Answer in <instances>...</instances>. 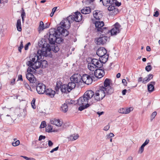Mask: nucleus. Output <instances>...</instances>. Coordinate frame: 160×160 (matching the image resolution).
Returning <instances> with one entry per match:
<instances>
[{
  "mask_svg": "<svg viewBox=\"0 0 160 160\" xmlns=\"http://www.w3.org/2000/svg\"><path fill=\"white\" fill-rule=\"evenodd\" d=\"M152 69V67L151 65H148L145 68V70L147 72H148L150 71Z\"/></svg>",
  "mask_w": 160,
  "mask_h": 160,
  "instance_id": "42",
  "label": "nucleus"
},
{
  "mask_svg": "<svg viewBox=\"0 0 160 160\" xmlns=\"http://www.w3.org/2000/svg\"><path fill=\"white\" fill-rule=\"evenodd\" d=\"M159 15V13L158 11H156L153 15V16L155 17H158Z\"/></svg>",
  "mask_w": 160,
  "mask_h": 160,
  "instance_id": "56",
  "label": "nucleus"
},
{
  "mask_svg": "<svg viewBox=\"0 0 160 160\" xmlns=\"http://www.w3.org/2000/svg\"><path fill=\"white\" fill-rule=\"evenodd\" d=\"M41 64V67L43 68H45L47 66V62L46 60H42L41 59L40 60Z\"/></svg>",
  "mask_w": 160,
  "mask_h": 160,
  "instance_id": "33",
  "label": "nucleus"
},
{
  "mask_svg": "<svg viewBox=\"0 0 160 160\" xmlns=\"http://www.w3.org/2000/svg\"><path fill=\"white\" fill-rule=\"evenodd\" d=\"M23 44L22 43V41L20 42V47L18 48V51L20 52H21L22 49L23 48Z\"/></svg>",
  "mask_w": 160,
  "mask_h": 160,
  "instance_id": "40",
  "label": "nucleus"
},
{
  "mask_svg": "<svg viewBox=\"0 0 160 160\" xmlns=\"http://www.w3.org/2000/svg\"><path fill=\"white\" fill-rule=\"evenodd\" d=\"M114 136V135L113 133H110L109 134L107 135V139H109L113 137Z\"/></svg>",
  "mask_w": 160,
  "mask_h": 160,
  "instance_id": "44",
  "label": "nucleus"
},
{
  "mask_svg": "<svg viewBox=\"0 0 160 160\" xmlns=\"http://www.w3.org/2000/svg\"><path fill=\"white\" fill-rule=\"evenodd\" d=\"M46 131L48 132H55L53 129V126L51 125H48L46 128Z\"/></svg>",
  "mask_w": 160,
  "mask_h": 160,
  "instance_id": "31",
  "label": "nucleus"
},
{
  "mask_svg": "<svg viewBox=\"0 0 160 160\" xmlns=\"http://www.w3.org/2000/svg\"><path fill=\"white\" fill-rule=\"evenodd\" d=\"M153 76L152 74H149L147 77L143 79L142 83L143 84H146L147 82H149L150 80L153 78Z\"/></svg>",
  "mask_w": 160,
  "mask_h": 160,
  "instance_id": "24",
  "label": "nucleus"
},
{
  "mask_svg": "<svg viewBox=\"0 0 160 160\" xmlns=\"http://www.w3.org/2000/svg\"><path fill=\"white\" fill-rule=\"evenodd\" d=\"M70 16H72V22L74 21L76 22H79L81 21L82 19L81 14L78 12H75L74 15H70Z\"/></svg>",
  "mask_w": 160,
  "mask_h": 160,
  "instance_id": "16",
  "label": "nucleus"
},
{
  "mask_svg": "<svg viewBox=\"0 0 160 160\" xmlns=\"http://www.w3.org/2000/svg\"><path fill=\"white\" fill-rule=\"evenodd\" d=\"M58 148H59V147L58 146L57 147H56V148H53V149H52L50 151V152L51 153H52L54 151H56L57 150H58Z\"/></svg>",
  "mask_w": 160,
  "mask_h": 160,
  "instance_id": "51",
  "label": "nucleus"
},
{
  "mask_svg": "<svg viewBox=\"0 0 160 160\" xmlns=\"http://www.w3.org/2000/svg\"><path fill=\"white\" fill-rule=\"evenodd\" d=\"M111 80L108 78L105 79L103 84V86L101 88L104 90L106 93L108 94H112L113 92V89L110 84Z\"/></svg>",
  "mask_w": 160,
  "mask_h": 160,
  "instance_id": "5",
  "label": "nucleus"
},
{
  "mask_svg": "<svg viewBox=\"0 0 160 160\" xmlns=\"http://www.w3.org/2000/svg\"><path fill=\"white\" fill-rule=\"evenodd\" d=\"M144 147L145 146H144V145H142L141 147H140L139 150V152L140 153H142L143 151Z\"/></svg>",
  "mask_w": 160,
  "mask_h": 160,
  "instance_id": "45",
  "label": "nucleus"
},
{
  "mask_svg": "<svg viewBox=\"0 0 160 160\" xmlns=\"http://www.w3.org/2000/svg\"><path fill=\"white\" fill-rule=\"evenodd\" d=\"M109 126L108 125H107L104 128L103 130L105 131H107L109 129Z\"/></svg>",
  "mask_w": 160,
  "mask_h": 160,
  "instance_id": "52",
  "label": "nucleus"
},
{
  "mask_svg": "<svg viewBox=\"0 0 160 160\" xmlns=\"http://www.w3.org/2000/svg\"><path fill=\"white\" fill-rule=\"evenodd\" d=\"M95 0H87L84 1L85 4L87 5H89L90 4H91Z\"/></svg>",
  "mask_w": 160,
  "mask_h": 160,
  "instance_id": "36",
  "label": "nucleus"
},
{
  "mask_svg": "<svg viewBox=\"0 0 160 160\" xmlns=\"http://www.w3.org/2000/svg\"><path fill=\"white\" fill-rule=\"evenodd\" d=\"M49 36L48 38L49 43L53 44L55 43L60 44L63 39L60 37L61 35L63 36L66 37L69 34V32L62 27H58L57 30L54 28H52L49 30Z\"/></svg>",
  "mask_w": 160,
  "mask_h": 160,
  "instance_id": "3",
  "label": "nucleus"
},
{
  "mask_svg": "<svg viewBox=\"0 0 160 160\" xmlns=\"http://www.w3.org/2000/svg\"><path fill=\"white\" fill-rule=\"evenodd\" d=\"M102 66V62L97 59H92L91 62L88 63V67L89 70L95 71L97 68H100Z\"/></svg>",
  "mask_w": 160,
  "mask_h": 160,
  "instance_id": "4",
  "label": "nucleus"
},
{
  "mask_svg": "<svg viewBox=\"0 0 160 160\" xmlns=\"http://www.w3.org/2000/svg\"><path fill=\"white\" fill-rule=\"evenodd\" d=\"M45 28L43 22L42 21L40 22L39 26L38 28L39 31H42Z\"/></svg>",
  "mask_w": 160,
  "mask_h": 160,
  "instance_id": "35",
  "label": "nucleus"
},
{
  "mask_svg": "<svg viewBox=\"0 0 160 160\" xmlns=\"http://www.w3.org/2000/svg\"><path fill=\"white\" fill-rule=\"evenodd\" d=\"M157 112L156 111H155L152 112L151 116V120H152L155 118V117L157 115Z\"/></svg>",
  "mask_w": 160,
  "mask_h": 160,
  "instance_id": "43",
  "label": "nucleus"
},
{
  "mask_svg": "<svg viewBox=\"0 0 160 160\" xmlns=\"http://www.w3.org/2000/svg\"><path fill=\"white\" fill-rule=\"evenodd\" d=\"M53 145V143L51 140H49L48 141V145L49 147H52Z\"/></svg>",
  "mask_w": 160,
  "mask_h": 160,
  "instance_id": "55",
  "label": "nucleus"
},
{
  "mask_svg": "<svg viewBox=\"0 0 160 160\" xmlns=\"http://www.w3.org/2000/svg\"><path fill=\"white\" fill-rule=\"evenodd\" d=\"M107 51L104 48L102 47L99 48L97 51V54L99 57L102 58H105L107 60L108 56L106 54Z\"/></svg>",
  "mask_w": 160,
  "mask_h": 160,
  "instance_id": "10",
  "label": "nucleus"
},
{
  "mask_svg": "<svg viewBox=\"0 0 160 160\" xmlns=\"http://www.w3.org/2000/svg\"><path fill=\"white\" fill-rule=\"evenodd\" d=\"M93 15L96 19L99 20L103 16L102 12L99 10H95L93 12Z\"/></svg>",
  "mask_w": 160,
  "mask_h": 160,
  "instance_id": "20",
  "label": "nucleus"
},
{
  "mask_svg": "<svg viewBox=\"0 0 160 160\" xmlns=\"http://www.w3.org/2000/svg\"><path fill=\"white\" fill-rule=\"evenodd\" d=\"M15 78H13L12 80L10 82V84L12 85H13L15 83Z\"/></svg>",
  "mask_w": 160,
  "mask_h": 160,
  "instance_id": "58",
  "label": "nucleus"
},
{
  "mask_svg": "<svg viewBox=\"0 0 160 160\" xmlns=\"http://www.w3.org/2000/svg\"><path fill=\"white\" fill-rule=\"evenodd\" d=\"M149 142V139L147 138L146 139L144 143L142 144L144 145V146H145L146 145H147Z\"/></svg>",
  "mask_w": 160,
  "mask_h": 160,
  "instance_id": "47",
  "label": "nucleus"
},
{
  "mask_svg": "<svg viewBox=\"0 0 160 160\" xmlns=\"http://www.w3.org/2000/svg\"><path fill=\"white\" fill-rule=\"evenodd\" d=\"M132 156L129 157L126 160H132Z\"/></svg>",
  "mask_w": 160,
  "mask_h": 160,
  "instance_id": "64",
  "label": "nucleus"
},
{
  "mask_svg": "<svg viewBox=\"0 0 160 160\" xmlns=\"http://www.w3.org/2000/svg\"><path fill=\"white\" fill-rule=\"evenodd\" d=\"M68 109V106L66 103H64L61 107V110L64 112H66Z\"/></svg>",
  "mask_w": 160,
  "mask_h": 160,
  "instance_id": "30",
  "label": "nucleus"
},
{
  "mask_svg": "<svg viewBox=\"0 0 160 160\" xmlns=\"http://www.w3.org/2000/svg\"><path fill=\"white\" fill-rule=\"evenodd\" d=\"M66 102L67 103V104H73L74 103V101L72 100L68 99L66 101Z\"/></svg>",
  "mask_w": 160,
  "mask_h": 160,
  "instance_id": "37",
  "label": "nucleus"
},
{
  "mask_svg": "<svg viewBox=\"0 0 160 160\" xmlns=\"http://www.w3.org/2000/svg\"><path fill=\"white\" fill-rule=\"evenodd\" d=\"M51 45V46H50L48 44L45 45V43L43 45V47L42 48H45L47 49V54H48V53H49L51 50L55 52H58L59 50V48L57 46H56L55 43Z\"/></svg>",
  "mask_w": 160,
  "mask_h": 160,
  "instance_id": "9",
  "label": "nucleus"
},
{
  "mask_svg": "<svg viewBox=\"0 0 160 160\" xmlns=\"http://www.w3.org/2000/svg\"><path fill=\"white\" fill-rule=\"evenodd\" d=\"M79 137V136L78 134H73L70 135L68 138L71 141H73L77 140Z\"/></svg>",
  "mask_w": 160,
  "mask_h": 160,
  "instance_id": "28",
  "label": "nucleus"
},
{
  "mask_svg": "<svg viewBox=\"0 0 160 160\" xmlns=\"http://www.w3.org/2000/svg\"><path fill=\"white\" fill-rule=\"evenodd\" d=\"M30 72H29L26 74V78L31 83H35L36 81V78Z\"/></svg>",
  "mask_w": 160,
  "mask_h": 160,
  "instance_id": "21",
  "label": "nucleus"
},
{
  "mask_svg": "<svg viewBox=\"0 0 160 160\" xmlns=\"http://www.w3.org/2000/svg\"><path fill=\"white\" fill-rule=\"evenodd\" d=\"M133 110V108L132 107L128 108H121L119 109L118 112L123 114H127L129 113Z\"/></svg>",
  "mask_w": 160,
  "mask_h": 160,
  "instance_id": "19",
  "label": "nucleus"
},
{
  "mask_svg": "<svg viewBox=\"0 0 160 160\" xmlns=\"http://www.w3.org/2000/svg\"><path fill=\"white\" fill-rule=\"evenodd\" d=\"M35 100H36L34 98L32 100V101L31 102L32 106V108L33 109H35L36 108V106L35 104Z\"/></svg>",
  "mask_w": 160,
  "mask_h": 160,
  "instance_id": "39",
  "label": "nucleus"
},
{
  "mask_svg": "<svg viewBox=\"0 0 160 160\" xmlns=\"http://www.w3.org/2000/svg\"><path fill=\"white\" fill-rule=\"evenodd\" d=\"M31 45V43L30 42H29L28 43H27L24 47V49L25 50H27L28 49V46H29Z\"/></svg>",
  "mask_w": 160,
  "mask_h": 160,
  "instance_id": "48",
  "label": "nucleus"
},
{
  "mask_svg": "<svg viewBox=\"0 0 160 160\" xmlns=\"http://www.w3.org/2000/svg\"><path fill=\"white\" fill-rule=\"evenodd\" d=\"M67 86L69 89V91L70 92L72 89L74 88L75 87L76 84L74 82L71 81V82L68 83V84L67 85Z\"/></svg>",
  "mask_w": 160,
  "mask_h": 160,
  "instance_id": "27",
  "label": "nucleus"
},
{
  "mask_svg": "<svg viewBox=\"0 0 160 160\" xmlns=\"http://www.w3.org/2000/svg\"><path fill=\"white\" fill-rule=\"evenodd\" d=\"M122 83L124 84L125 86H127V82L125 79H123L122 80Z\"/></svg>",
  "mask_w": 160,
  "mask_h": 160,
  "instance_id": "54",
  "label": "nucleus"
},
{
  "mask_svg": "<svg viewBox=\"0 0 160 160\" xmlns=\"http://www.w3.org/2000/svg\"><path fill=\"white\" fill-rule=\"evenodd\" d=\"M25 87L28 89L29 90L31 89V88L29 85L26 82H24V83Z\"/></svg>",
  "mask_w": 160,
  "mask_h": 160,
  "instance_id": "46",
  "label": "nucleus"
},
{
  "mask_svg": "<svg viewBox=\"0 0 160 160\" xmlns=\"http://www.w3.org/2000/svg\"><path fill=\"white\" fill-rule=\"evenodd\" d=\"M46 94L48 95L51 97H53L55 94V92L51 89L48 88L46 89L45 92Z\"/></svg>",
  "mask_w": 160,
  "mask_h": 160,
  "instance_id": "22",
  "label": "nucleus"
},
{
  "mask_svg": "<svg viewBox=\"0 0 160 160\" xmlns=\"http://www.w3.org/2000/svg\"><path fill=\"white\" fill-rule=\"evenodd\" d=\"M62 82L60 81H58L56 83V87H55V89L57 91H58L59 89L60 88H61V87L62 86Z\"/></svg>",
  "mask_w": 160,
  "mask_h": 160,
  "instance_id": "34",
  "label": "nucleus"
},
{
  "mask_svg": "<svg viewBox=\"0 0 160 160\" xmlns=\"http://www.w3.org/2000/svg\"><path fill=\"white\" fill-rule=\"evenodd\" d=\"M95 26L96 28V30L98 32L107 34L108 31V29L106 27H103L104 25V23L103 21H96Z\"/></svg>",
  "mask_w": 160,
  "mask_h": 160,
  "instance_id": "6",
  "label": "nucleus"
},
{
  "mask_svg": "<svg viewBox=\"0 0 160 160\" xmlns=\"http://www.w3.org/2000/svg\"><path fill=\"white\" fill-rule=\"evenodd\" d=\"M121 2H117V1H115V2L114 3V6L115 5L116 6H120L121 5Z\"/></svg>",
  "mask_w": 160,
  "mask_h": 160,
  "instance_id": "49",
  "label": "nucleus"
},
{
  "mask_svg": "<svg viewBox=\"0 0 160 160\" xmlns=\"http://www.w3.org/2000/svg\"><path fill=\"white\" fill-rule=\"evenodd\" d=\"M41 147L42 148H45L47 147V144L46 143H42L41 145Z\"/></svg>",
  "mask_w": 160,
  "mask_h": 160,
  "instance_id": "57",
  "label": "nucleus"
},
{
  "mask_svg": "<svg viewBox=\"0 0 160 160\" xmlns=\"http://www.w3.org/2000/svg\"><path fill=\"white\" fill-rule=\"evenodd\" d=\"M143 79L142 77H140L138 79V82H142L143 81Z\"/></svg>",
  "mask_w": 160,
  "mask_h": 160,
  "instance_id": "61",
  "label": "nucleus"
},
{
  "mask_svg": "<svg viewBox=\"0 0 160 160\" xmlns=\"http://www.w3.org/2000/svg\"><path fill=\"white\" fill-rule=\"evenodd\" d=\"M81 79V76L79 74H75L70 78L71 81L74 82L75 83L82 82Z\"/></svg>",
  "mask_w": 160,
  "mask_h": 160,
  "instance_id": "15",
  "label": "nucleus"
},
{
  "mask_svg": "<svg viewBox=\"0 0 160 160\" xmlns=\"http://www.w3.org/2000/svg\"><path fill=\"white\" fill-rule=\"evenodd\" d=\"M26 14L24 10L23 9L22 11V12L21 14V17H25Z\"/></svg>",
  "mask_w": 160,
  "mask_h": 160,
  "instance_id": "53",
  "label": "nucleus"
},
{
  "mask_svg": "<svg viewBox=\"0 0 160 160\" xmlns=\"http://www.w3.org/2000/svg\"><path fill=\"white\" fill-rule=\"evenodd\" d=\"M105 91L101 88L95 93L91 90L87 91L78 100V104L80 106L78 110L82 111L91 106L93 103L102 100L105 96Z\"/></svg>",
  "mask_w": 160,
  "mask_h": 160,
  "instance_id": "1",
  "label": "nucleus"
},
{
  "mask_svg": "<svg viewBox=\"0 0 160 160\" xmlns=\"http://www.w3.org/2000/svg\"><path fill=\"white\" fill-rule=\"evenodd\" d=\"M57 7H54L52 9V12L53 13H54V12H55V11H56V9H57Z\"/></svg>",
  "mask_w": 160,
  "mask_h": 160,
  "instance_id": "62",
  "label": "nucleus"
},
{
  "mask_svg": "<svg viewBox=\"0 0 160 160\" xmlns=\"http://www.w3.org/2000/svg\"><path fill=\"white\" fill-rule=\"evenodd\" d=\"M121 25L118 22L115 23L114 25V27L110 30L108 29V31L107 33H110L112 36L116 35L118 33L120 32L122 29Z\"/></svg>",
  "mask_w": 160,
  "mask_h": 160,
  "instance_id": "8",
  "label": "nucleus"
},
{
  "mask_svg": "<svg viewBox=\"0 0 160 160\" xmlns=\"http://www.w3.org/2000/svg\"><path fill=\"white\" fill-rule=\"evenodd\" d=\"M20 141L19 140H17L14 142H13L12 143V145L13 146H16L19 145Z\"/></svg>",
  "mask_w": 160,
  "mask_h": 160,
  "instance_id": "38",
  "label": "nucleus"
},
{
  "mask_svg": "<svg viewBox=\"0 0 160 160\" xmlns=\"http://www.w3.org/2000/svg\"><path fill=\"white\" fill-rule=\"evenodd\" d=\"M47 49L45 48H42L41 50H38L37 54L34 53L31 54L30 57V61H28L27 65L29 67L28 69V72H35V70L41 67V64L40 60L42 59L43 56H48L47 53Z\"/></svg>",
  "mask_w": 160,
  "mask_h": 160,
  "instance_id": "2",
  "label": "nucleus"
},
{
  "mask_svg": "<svg viewBox=\"0 0 160 160\" xmlns=\"http://www.w3.org/2000/svg\"><path fill=\"white\" fill-rule=\"evenodd\" d=\"M100 2H102L103 5L106 6H108L111 4V1L109 0H100Z\"/></svg>",
  "mask_w": 160,
  "mask_h": 160,
  "instance_id": "32",
  "label": "nucleus"
},
{
  "mask_svg": "<svg viewBox=\"0 0 160 160\" xmlns=\"http://www.w3.org/2000/svg\"><path fill=\"white\" fill-rule=\"evenodd\" d=\"M91 12V8L89 7L84 8L81 10V12L85 14H89Z\"/></svg>",
  "mask_w": 160,
  "mask_h": 160,
  "instance_id": "26",
  "label": "nucleus"
},
{
  "mask_svg": "<svg viewBox=\"0 0 160 160\" xmlns=\"http://www.w3.org/2000/svg\"><path fill=\"white\" fill-rule=\"evenodd\" d=\"M72 16H69L67 18H64L60 22L62 26L64 27L65 29H68L70 27L71 23L72 22Z\"/></svg>",
  "mask_w": 160,
  "mask_h": 160,
  "instance_id": "7",
  "label": "nucleus"
},
{
  "mask_svg": "<svg viewBox=\"0 0 160 160\" xmlns=\"http://www.w3.org/2000/svg\"><path fill=\"white\" fill-rule=\"evenodd\" d=\"M18 80H20L22 81L23 80V79H22V75H19L18 76Z\"/></svg>",
  "mask_w": 160,
  "mask_h": 160,
  "instance_id": "59",
  "label": "nucleus"
},
{
  "mask_svg": "<svg viewBox=\"0 0 160 160\" xmlns=\"http://www.w3.org/2000/svg\"><path fill=\"white\" fill-rule=\"evenodd\" d=\"M46 86L42 83H39L36 86V90L39 94H43L45 92Z\"/></svg>",
  "mask_w": 160,
  "mask_h": 160,
  "instance_id": "14",
  "label": "nucleus"
},
{
  "mask_svg": "<svg viewBox=\"0 0 160 160\" xmlns=\"http://www.w3.org/2000/svg\"><path fill=\"white\" fill-rule=\"evenodd\" d=\"M51 124L54 125L58 127H61L63 124L62 121L59 119H52L50 120Z\"/></svg>",
  "mask_w": 160,
  "mask_h": 160,
  "instance_id": "18",
  "label": "nucleus"
},
{
  "mask_svg": "<svg viewBox=\"0 0 160 160\" xmlns=\"http://www.w3.org/2000/svg\"><path fill=\"white\" fill-rule=\"evenodd\" d=\"M109 39L108 37L105 36H100L95 39L96 43L97 45H103Z\"/></svg>",
  "mask_w": 160,
  "mask_h": 160,
  "instance_id": "12",
  "label": "nucleus"
},
{
  "mask_svg": "<svg viewBox=\"0 0 160 160\" xmlns=\"http://www.w3.org/2000/svg\"><path fill=\"white\" fill-rule=\"evenodd\" d=\"M155 84V82L152 81L150 82L147 85L148 89L149 92H152L154 90V85Z\"/></svg>",
  "mask_w": 160,
  "mask_h": 160,
  "instance_id": "23",
  "label": "nucleus"
},
{
  "mask_svg": "<svg viewBox=\"0 0 160 160\" xmlns=\"http://www.w3.org/2000/svg\"><path fill=\"white\" fill-rule=\"evenodd\" d=\"M82 82H83L87 85H89L92 82V80L90 76L87 74H83L81 76Z\"/></svg>",
  "mask_w": 160,
  "mask_h": 160,
  "instance_id": "11",
  "label": "nucleus"
},
{
  "mask_svg": "<svg viewBox=\"0 0 160 160\" xmlns=\"http://www.w3.org/2000/svg\"><path fill=\"white\" fill-rule=\"evenodd\" d=\"M46 122L45 121H43L42 122L40 128H43L46 127Z\"/></svg>",
  "mask_w": 160,
  "mask_h": 160,
  "instance_id": "41",
  "label": "nucleus"
},
{
  "mask_svg": "<svg viewBox=\"0 0 160 160\" xmlns=\"http://www.w3.org/2000/svg\"><path fill=\"white\" fill-rule=\"evenodd\" d=\"M97 113L98 115L99 116H100V115L103 114L104 113V112H97Z\"/></svg>",
  "mask_w": 160,
  "mask_h": 160,
  "instance_id": "60",
  "label": "nucleus"
},
{
  "mask_svg": "<svg viewBox=\"0 0 160 160\" xmlns=\"http://www.w3.org/2000/svg\"><path fill=\"white\" fill-rule=\"evenodd\" d=\"M127 90L126 89H124L123 90H122V94L123 95H125L126 94V93L127 92Z\"/></svg>",
  "mask_w": 160,
  "mask_h": 160,
  "instance_id": "63",
  "label": "nucleus"
},
{
  "mask_svg": "<svg viewBox=\"0 0 160 160\" xmlns=\"http://www.w3.org/2000/svg\"><path fill=\"white\" fill-rule=\"evenodd\" d=\"M68 89L67 85L63 84L61 86V91L62 93H67L70 92Z\"/></svg>",
  "mask_w": 160,
  "mask_h": 160,
  "instance_id": "25",
  "label": "nucleus"
},
{
  "mask_svg": "<svg viewBox=\"0 0 160 160\" xmlns=\"http://www.w3.org/2000/svg\"><path fill=\"white\" fill-rule=\"evenodd\" d=\"M46 137L45 136H43V135H40L39 136L38 140L39 141H41L42 139H44Z\"/></svg>",
  "mask_w": 160,
  "mask_h": 160,
  "instance_id": "50",
  "label": "nucleus"
},
{
  "mask_svg": "<svg viewBox=\"0 0 160 160\" xmlns=\"http://www.w3.org/2000/svg\"><path fill=\"white\" fill-rule=\"evenodd\" d=\"M109 11V14L111 15H115L119 12L118 9L114 6V5H110L108 8Z\"/></svg>",
  "mask_w": 160,
  "mask_h": 160,
  "instance_id": "13",
  "label": "nucleus"
},
{
  "mask_svg": "<svg viewBox=\"0 0 160 160\" xmlns=\"http://www.w3.org/2000/svg\"><path fill=\"white\" fill-rule=\"evenodd\" d=\"M94 74L95 77L98 78H101L105 75L104 70L101 69H97L95 71Z\"/></svg>",
  "mask_w": 160,
  "mask_h": 160,
  "instance_id": "17",
  "label": "nucleus"
},
{
  "mask_svg": "<svg viewBox=\"0 0 160 160\" xmlns=\"http://www.w3.org/2000/svg\"><path fill=\"white\" fill-rule=\"evenodd\" d=\"M16 26L17 30L18 31H21L22 30V27L20 19H19L17 20Z\"/></svg>",
  "mask_w": 160,
  "mask_h": 160,
  "instance_id": "29",
  "label": "nucleus"
}]
</instances>
